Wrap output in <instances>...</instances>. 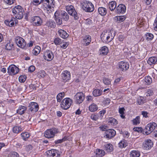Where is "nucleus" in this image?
I'll return each instance as SVG.
<instances>
[{"mask_svg": "<svg viewBox=\"0 0 157 157\" xmlns=\"http://www.w3.org/2000/svg\"><path fill=\"white\" fill-rule=\"evenodd\" d=\"M61 40L58 37L56 38L54 41V42L56 45H59L61 43Z\"/></svg>", "mask_w": 157, "mask_h": 157, "instance_id": "52", "label": "nucleus"}, {"mask_svg": "<svg viewBox=\"0 0 157 157\" xmlns=\"http://www.w3.org/2000/svg\"><path fill=\"white\" fill-rule=\"evenodd\" d=\"M99 13L101 16L105 15L107 13V10L104 7H101L98 8V10Z\"/></svg>", "mask_w": 157, "mask_h": 157, "instance_id": "28", "label": "nucleus"}, {"mask_svg": "<svg viewBox=\"0 0 157 157\" xmlns=\"http://www.w3.org/2000/svg\"><path fill=\"white\" fill-rule=\"evenodd\" d=\"M82 6V8L86 12H91L94 10V6L90 2L86 1L84 2Z\"/></svg>", "mask_w": 157, "mask_h": 157, "instance_id": "5", "label": "nucleus"}, {"mask_svg": "<svg viewBox=\"0 0 157 157\" xmlns=\"http://www.w3.org/2000/svg\"><path fill=\"white\" fill-rule=\"evenodd\" d=\"M66 140V138L65 137L63 138L61 140H58L56 141H55V143L56 144H58L59 143H61L63 142V141H64Z\"/></svg>", "mask_w": 157, "mask_h": 157, "instance_id": "62", "label": "nucleus"}, {"mask_svg": "<svg viewBox=\"0 0 157 157\" xmlns=\"http://www.w3.org/2000/svg\"><path fill=\"white\" fill-rule=\"evenodd\" d=\"M117 18V21H119L118 23H121L123 21L125 20V18L124 16L118 17Z\"/></svg>", "mask_w": 157, "mask_h": 157, "instance_id": "53", "label": "nucleus"}, {"mask_svg": "<svg viewBox=\"0 0 157 157\" xmlns=\"http://www.w3.org/2000/svg\"><path fill=\"white\" fill-rule=\"evenodd\" d=\"M137 102L139 105H141L144 103V98L142 97H140L138 98Z\"/></svg>", "mask_w": 157, "mask_h": 157, "instance_id": "56", "label": "nucleus"}, {"mask_svg": "<svg viewBox=\"0 0 157 157\" xmlns=\"http://www.w3.org/2000/svg\"><path fill=\"white\" fill-rule=\"evenodd\" d=\"M54 0H52V3L49 2V5H44V6H47L46 10L45 9L48 13H49L51 12V6H52V5H54Z\"/></svg>", "mask_w": 157, "mask_h": 157, "instance_id": "32", "label": "nucleus"}, {"mask_svg": "<svg viewBox=\"0 0 157 157\" xmlns=\"http://www.w3.org/2000/svg\"><path fill=\"white\" fill-rule=\"evenodd\" d=\"M52 3V0H33V2L35 3V5H38L40 3H42L43 5H49V3Z\"/></svg>", "mask_w": 157, "mask_h": 157, "instance_id": "20", "label": "nucleus"}, {"mask_svg": "<svg viewBox=\"0 0 157 157\" xmlns=\"http://www.w3.org/2000/svg\"><path fill=\"white\" fill-rule=\"evenodd\" d=\"M58 33L59 36L63 39L67 38L69 36L66 31L62 29L59 30L58 31Z\"/></svg>", "mask_w": 157, "mask_h": 157, "instance_id": "26", "label": "nucleus"}, {"mask_svg": "<svg viewBox=\"0 0 157 157\" xmlns=\"http://www.w3.org/2000/svg\"><path fill=\"white\" fill-rule=\"evenodd\" d=\"M28 111L29 113L30 112L33 113L37 112L39 109V106L35 102H31L29 104L28 106Z\"/></svg>", "mask_w": 157, "mask_h": 157, "instance_id": "12", "label": "nucleus"}, {"mask_svg": "<svg viewBox=\"0 0 157 157\" xmlns=\"http://www.w3.org/2000/svg\"><path fill=\"white\" fill-rule=\"evenodd\" d=\"M59 14H60L61 17L63 21H67L69 19V15L68 14L64 11H59Z\"/></svg>", "mask_w": 157, "mask_h": 157, "instance_id": "24", "label": "nucleus"}, {"mask_svg": "<svg viewBox=\"0 0 157 157\" xmlns=\"http://www.w3.org/2000/svg\"><path fill=\"white\" fill-rule=\"evenodd\" d=\"M105 154V152L104 150H102L99 149L97 150L96 155H98L99 157H102Z\"/></svg>", "mask_w": 157, "mask_h": 157, "instance_id": "42", "label": "nucleus"}, {"mask_svg": "<svg viewBox=\"0 0 157 157\" xmlns=\"http://www.w3.org/2000/svg\"><path fill=\"white\" fill-rule=\"evenodd\" d=\"M26 78L25 75H21L19 78V80L21 82H23L25 81Z\"/></svg>", "mask_w": 157, "mask_h": 157, "instance_id": "51", "label": "nucleus"}, {"mask_svg": "<svg viewBox=\"0 0 157 157\" xmlns=\"http://www.w3.org/2000/svg\"><path fill=\"white\" fill-rule=\"evenodd\" d=\"M117 6V3L115 1H112L110 2L109 4V8L111 11H113L116 8Z\"/></svg>", "mask_w": 157, "mask_h": 157, "instance_id": "30", "label": "nucleus"}, {"mask_svg": "<svg viewBox=\"0 0 157 157\" xmlns=\"http://www.w3.org/2000/svg\"><path fill=\"white\" fill-rule=\"evenodd\" d=\"M33 148V146L31 145H29L26 146L25 149L28 151H29L31 150Z\"/></svg>", "mask_w": 157, "mask_h": 157, "instance_id": "63", "label": "nucleus"}, {"mask_svg": "<svg viewBox=\"0 0 157 157\" xmlns=\"http://www.w3.org/2000/svg\"><path fill=\"white\" fill-rule=\"evenodd\" d=\"M106 138L111 139L116 134V132L113 129H108L105 132Z\"/></svg>", "mask_w": 157, "mask_h": 157, "instance_id": "17", "label": "nucleus"}, {"mask_svg": "<svg viewBox=\"0 0 157 157\" xmlns=\"http://www.w3.org/2000/svg\"><path fill=\"white\" fill-rule=\"evenodd\" d=\"M10 157H19V154L15 151L12 152L10 154Z\"/></svg>", "mask_w": 157, "mask_h": 157, "instance_id": "54", "label": "nucleus"}, {"mask_svg": "<svg viewBox=\"0 0 157 157\" xmlns=\"http://www.w3.org/2000/svg\"><path fill=\"white\" fill-rule=\"evenodd\" d=\"M144 81L148 85L150 84L152 82L151 78L149 76H147L145 78Z\"/></svg>", "mask_w": 157, "mask_h": 157, "instance_id": "45", "label": "nucleus"}, {"mask_svg": "<svg viewBox=\"0 0 157 157\" xmlns=\"http://www.w3.org/2000/svg\"><path fill=\"white\" fill-rule=\"evenodd\" d=\"M19 69L14 65L9 66L8 68V73L10 75H14L17 73Z\"/></svg>", "mask_w": 157, "mask_h": 157, "instance_id": "13", "label": "nucleus"}, {"mask_svg": "<svg viewBox=\"0 0 157 157\" xmlns=\"http://www.w3.org/2000/svg\"><path fill=\"white\" fill-rule=\"evenodd\" d=\"M59 14V11H56L55 13V20L56 24L58 25H61L62 24V18L58 17Z\"/></svg>", "mask_w": 157, "mask_h": 157, "instance_id": "23", "label": "nucleus"}, {"mask_svg": "<svg viewBox=\"0 0 157 157\" xmlns=\"http://www.w3.org/2000/svg\"><path fill=\"white\" fill-rule=\"evenodd\" d=\"M105 150L108 152L112 151L113 150V147L111 144H108L105 145Z\"/></svg>", "mask_w": 157, "mask_h": 157, "instance_id": "35", "label": "nucleus"}, {"mask_svg": "<svg viewBox=\"0 0 157 157\" xmlns=\"http://www.w3.org/2000/svg\"><path fill=\"white\" fill-rule=\"evenodd\" d=\"M15 41L18 46L22 48H24L26 45L25 40L22 37L17 36L15 38Z\"/></svg>", "mask_w": 157, "mask_h": 157, "instance_id": "9", "label": "nucleus"}, {"mask_svg": "<svg viewBox=\"0 0 157 157\" xmlns=\"http://www.w3.org/2000/svg\"><path fill=\"white\" fill-rule=\"evenodd\" d=\"M12 10V12L15 17H13V19H15V18H16L20 19L23 17L25 12L24 9L21 6H16Z\"/></svg>", "mask_w": 157, "mask_h": 157, "instance_id": "1", "label": "nucleus"}, {"mask_svg": "<svg viewBox=\"0 0 157 157\" xmlns=\"http://www.w3.org/2000/svg\"><path fill=\"white\" fill-rule=\"evenodd\" d=\"M133 130L135 131L141 132L143 130V128L141 127H136L134 128Z\"/></svg>", "mask_w": 157, "mask_h": 157, "instance_id": "58", "label": "nucleus"}, {"mask_svg": "<svg viewBox=\"0 0 157 157\" xmlns=\"http://www.w3.org/2000/svg\"><path fill=\"white\" fill-rule=\"evenodd\" d=\"M113 37L112 35L111 31L102 32L101 35V38L102 41L104 43H109L113 39Z\"/></svg>", "mask_w": 157, "mask_h": 157, "instance_id": "2", "label": "nucleus"}, {"mask_svg": "<svg viewBox=\"0 0 157 157\" xmlns=\"http://www.w3.org/2000/svg\"><path fill=\"white\" fill-rule=\"evenodd\" d=\"M153 91L151 90H148L147 92L146 95L147 96H151L153 94Z\"/></svg>", "mask_w": 157, "mask_h": 157, "instance_id": "61", "label": "nucleus"}, {"mask_svg": "<svg viewBox=\"0 0 157 157\" xmlns=\"http://www.w3.org/2000/svg\"><path fill=\"white\" fill-rule=\"evenodd\" d=\"M72 103V100L70 98H64L60 104L61 107L63 109L66 110L70 107Z\"/></svg>", "mask_w": 157, "mask_h": 157, "instance_id": "4", "label": "nucleus"}, {"mask_svg": "<svg viewBox=\"0 0 157 157\" xmlns=\"http://www.w3.org/2000/svg\"><path fill=\"white\" fill-rule=\"evenodd\" d=\"M140 155V153L138 151H133L131 153V156L132 157H139Z\"/></svg>", "mask_w": 157, "mask_h": 157, "instance_id": "37", "label": "nucleus"}, {"mask_svg": "<svg viewBox=\"0 0 157 157\" xmlns=\"http://www.w3.org/2000/svg\"><path fill=\"white\" fill-rule=\"evenodd\" d=\"M103 81L104 84L106 85H109L110 84L111 80L110 79L106 78H104Z\"/></svg>", "mask_w": 157, "mask_h": 157, "instance_id": "46", "label": "nucleus"}, {"mask_svg": "<svg viewBox=\"0 0 157 157\" xmlns=\"http://www.w3.org/2000/svg\"><path fill=\"white\" fill-rule=\"evenodd\" d=\"M15 41L18 46L22 48H24L26 45L25 40L22 37L17 36L15 38Z\"/></svg>", "mask_w": 157, "mask_h": 157, "instance_id": "11", "label": "nucleus"}, {"mask_svg": "<svg viewBox=\"0 0 157 157\" xmlns=\"http://www.w3.org/2000/svg\"><path fill=\"white\" fill-rule=\"evenodd\" d=\"M32 20L33 21V24L37 26H40L42 23V19L39 16H35L32 18Z\"/></svg>", "mask_w": 157, "mask_h": 157, "instance_id": "16", "label": "nucleus"}, {"mask_svg": "<svg viewBox=\"0 0 157 157\" xmlns=\"http://www.w3.org/2000/svg\"><path fill=\"white\" fill-rule=\"evenodd\" d=\"M91 41V37L89 35L86 36L82 41V43L85 46L89 44Z\"/></svg>", "mask_w": 157, "mask_h": 157, "instance_id": "25", "label": "nucleus"}, {"mask_svg": "<svg viewBox=\"0 0 157 157\" xmlns=\"http://www.w3.org/2000/svg\"><path fill=\"white\" fill-rule=\"evenodd\" d=\"M46 25L50 28H54L55 27V23L54 21H49L47 22Z\"/></svg>", "mask_w": 157, "mask_h": 157, "instance_id": "40", "label": "nucleus"}, {"mask_svg": "<svg viewBox=\"0 0 157 157\" xmlns=\"http://www.w3.org/2000/svg\"><path fill=\"white\" fill-rule=\"evenodd\" d=\"M13 44L10 42L8 43L6 45V48L7 50H10L13 48Z\"/></svg>", "mask_w": 157, "mask_h": 157, "instance_id": "48", "label": "nucleus"}, {"mask_svg": "<svg viewBox=\"0 0 157 157\" xmlns=\"http://www.w3.org/2000/svg\"><path fill=\"white\" fill-rule=\"evenodd\" d=\"M90 117L92 120L94 121H96L98 119L99 116L97 115L93 114L91 115L90 116Z\"/></svg>", "mask_w": 157, "mask_h": 157, "instance_id": "57", "label": "nucleus"}, {"mask_svg": "<svg viewBox=\"0 0 157 157\" xmlns=\"http://www.w3.org/2000/svg\"><path fill=\"white\" fill-rule=\"evenodd\" d=\"M89 109L91 112H94L98 109V108L97 105L93 103L89 106Z\"/></svg>", "mask_w": 157, "mask_h": 157, "instance_id": "34", "label": "nucleus"}, {"mask_svg": "<svg viewBox=\"0 0 157 157\" xmlns=\"http://www.w3.org/2000/svg\"><path fill=\"white\" fill-rule=\"evenodd\" d=\"M153 144L150 140H146L144 143L143 147L144 149L149 150L153 146Z\"/></svg>", "mask_w": 157, "mask_h": 157, "instance_id": "22", "label": "nucleus"}, {"mask_svg": "<svg viewBox=\"0 0 157 157\" xmlns=\"http://www.w3.org/2000/svg\"><path fill=\"white\" fill-rule=\"evenodd\" d=\"M40 48L39 46H37L33 50V54L36 55L38 54L40 52Z\"/></svg>", "mask_w": 157, "mask_h": 157, "instance_id": "43", "label": "nucleus"}, {"mask_svg": "<svg viewBox=\"0 0 157 157\" xmlns=\"http://www.w3.org/2000/svg\"><path fill=\"white\" fill-rule=\"evenodd\" d=\"M154 37L153 35L151 33H147L146 34V37L147 40H151Z\"/></svg>", "mask_w": 157, "mask_h": 157, "instance_id": "50", "label": "nucleus"}, {"mask_svg": "<svg viewBox=\"0 0 157 157\" xmlns=\"http://www.w3.org/2000/svg\"><path fill=\"white\" fill-rule=\"evenodd\" d=\"M156 126L157 124L155 122L149 123L144 129L143 131V134L146 135L150 134L155 129Z\"/></svg>", "mask_w": 157, "mask_h": 157, "instance_id": "3", "label": "nucleus"}, {"mask_svg": "<svg viewBox=\"0 0 157 157\" xmlns=\"http://www.w3.org/2000/svg\"><path fill=\"white\" fill-rule=\"evenodd\" d=\"M58 152H59V151L58 150L53 149L48 151L47 154L48 157H59V155Z\"/></svg>", "mask_w": 157, "mask_h": 157, "instance_id": "18", "label": "nucleus"}, {"mask_svg": "<svg viewBox=\"0 0 157 157\" xmlns=\"http://www.w3.org/2000/svg\"><path fill=\"white\" fill-rule=\"evenodd\" d=\"M99 128L102 131H106L108 129V127L107 126L105 125H101L100 127Z\"/></svg>", "mask_w": 157, "mask_h": 157, "instance_id": "59", "label": "nucleus"}, {"mask_svg": "<svg viewBox=\"0 0 157 157\" xmlns=\"http://www.w3.org/2000/svg\"><path fill=\"white\" fill-rule=\"evenodd\" d=\"M102 92V90L98 89H96L93 91V94L94 96L97 97L101 95Z\"/></svg>", "mask_w": 157, "mask_h": 157, "instance_id": "33", "label": "nucleus"}, {"mask_svg": "<svg viewBox=\"0 0 157 157\" xmlns=\"http://www.w3.org/2000/svg\"><path fill=\"white\" fill-rule=\"evenodd\" d=\"M62 77L63 81L66 82L70 79L71 75L69 72L67 71H64L62 74Z\"/></svg>", "mask_w": 157, "mask_h": 157, "instance_id": "21", "label": "nucleus"}, {"mask_svg": "<svg viewBox=\"0 0 157 157\" xmlns=\"http://www.w3.org/2000/svg\"><path fill=\"white\" fill-rule=\"evenodd\" d=\"M43 57L45 60L48 61H50L53 59L54 55L52 52H49L45 53Z\"/></svg>", "mask_w": 157, "mask_h": 157, "instance_id": "19", "label": "nucleus"}, {"mask_svg": "<svg viewBox=\"0 0 157 157\" xmlns=\"http://www.w3.org/2000/svg\"><path fill=\"white\" fill-rule=\"evenodd\" d=\"M108 51V48L105 46H104L102 47L101 49L100 50V53L103 55H105L107 54Z\"/></svg>", "mask_w": 157, "mask_h": 157, "instance_id": "31", "label": "nucleus"}, {"mask_svg": "<svg viewBox=\"0 0 157 157\" xmlns=\"http://www.w3.org/2000/svg\"><path fill=\"white\" fill-rule=\"evenodd\" d=\"M85 99V95L82 92H78L74 97L75 102L78 104L82 103Z\"/></svg>", "mask_w": 157, "mask_h": 157, "instance_id": "7", "label": "nucleus"}, {"mask_svg": "<svg viewBox=\"0 0 157 157\" xmlns=\"http://www.w3.org/2000/svg\"><path fill=\"white\" fill-rule=\"evenodd\" d=\"M124 110L125 109L123 107L120 108L119 109V112L120 114H121V117L123 119L125 118V116L124 115Z\"/></svg>", "mask_w": 157, "mask_h": 157, "instance_id": "47", "label": "nucleus"}, {"mask_svg": "<svg viewBox=\"0 0 157 157\" xmlns=\"http://www.w3.org/2000/svg\"><path fill=\"white\" fill-rule=\"evenodd\" d=\"M35 69V67L33 66H31L29 68V71L31 72L34 71Z\"/></svg>", "mask_w": 157, "mask_h": 157, "instance_id": "64", "label": "nucleus"}, {"mask_svg": "<svg viewBox=\"0 0 157 157\" xmlns=\"http://www.w3.org/2000/svg\"><path fill=\"white\" fill-rule=\"evenodd\" d=\"M27 109V108L23 106H20L18 109L17 110V113L20 115H22L25 113V112Z\"/></svg>", "mask_w": 157, "mask_h": 157, "instance_id": "27", "label": "nucleus"}, {"mask_svg": "<svg viewBox=\"0 0 157 157\" xmlns=\"http://www.w3.org/2000/svg\"><path fill=\"white\" fill-rule=\"evenodd\" d=\"M66 10L68 13L74 17V19L77 20L78 18V14L75 10L74 6L72 5L67 6L66 7Z\"/></svg>", "mask_w": 157, "mask_h": 157, "instance_id": "6", "label": "nucleus"}, {"mask_svg": "<svg viewBox=\"0 0 157 157\" xmlns=\"http://www.w3.org/2000/svg\"><path fill=\"white\" fill-rule=\"evenodd\" d=\"M157 61V57L154 56L150 57L147 61L148 63L151 65L155 64Z\"/></svg>", "mask_w": 157, "mask_h": 157, "instance_id": "29", "label": "nucleus"}, {"mask_svg": "<svg viewBox=\"0 0 157 157\" xmlns=\"http://www.w3.org/2000/svg\"><path fill=\"white\" fill-rule=\"evenodd\" d=\"M15 41L18 46L22 48H24L26 45L25 40L22 37L17 36L15 38Z\"/></svg>", "mask_w": 157, "mask_h": 157, "instance_id": "10", "label": "nucleus"}, {"mask_svg": "<svg viewBox=\"0 0 157 157\" xmlns=\"http://www.w3.org/2000/svg\"><path fill=\"white\" fill-rule=\"evenodd\" d=\"M119 147L121 148L125 147H126L127 144L125 142L123 141H121L118 144Z\"/></svg>", "mask_w": 157, "mask_h": 157, "instance_id": "49", "label": "nucleus"}, {"mask_svg": "<svg viewBox=\"0 0 157 157\" xmlns=\"http://www.w3.org/2000/svg\"><path fill=\"white\" fill-rule=\"evenodd\" d=\"M13 131L14 133H18L22 131V128L19 126H15L13 127Z\"/></svg>", "mask_w": 157, "mask_h": 157, "instance_id": "38", "label": "nucleus"}, {"mask_svg": "<svg viewBox=\"0 0 157 157\" xmlns=\"http://www.w3.org/2000/svg\"><path fill=\"white\" fill-rule=\"evenodd\" d=\"M57 132V129L56 128H52L47 130L44 132V136L46 138H51L55 136V134Z\"/></svg>", "mask_w": 157, "mask_h": 157, "instance_id": "8", "label": "nucleus"}, {"mask_svg": "<svg viewBox=\"0 0 157 157\" xmlns=\"http://www.w3.org/2000/svg\"><path fill=\"white\" fill-rule=\"evenodd\" d=\"M4 2L7 4L11 5L14 3V0H3Z\"/></svg>", "mask_w": 157, "mask_h": 157, "instance_id": "60", "label": "nucleus"}, {"mask_svg": "<svg viewBox=\"0 0 157 157\" xmlns=\"http://www.w3.org/2000/svg\"><path fill=\"white\" fill-rule=\"evenodd\" d=\"M118 66L121 70L125 71L129 68V64L127 62L122 61L119 63Z\"/></svg>", "mask_w": 157, "mask_h": 157, "instance_id": "14", "label": "nucleus"}, {"mask_svg": "<svg viewBox=\"0 0 157 157\" xmlns=\"http://www.w3.org/2000/svg\"><path fill=\"white\" fill-rule=\"evenodd\" d=\"M117 120L112 117L109 118V123L111 125H116L117 124Z\"/></svg>", "mask_w": 157, "mask_h": 157, "instance_id": "36", "label": "nucleus"}, {"mask_svg": "<svg viewBox=\"0 0 157 157\" xmlns=\"http://www.w3.org/2000/svg\"><path fill=\"white\" fill-rule=\"evenodd\" d=\"M46 73L44 71H41L39 72L38 75L39 77L41 78H44L45 76Z\"/></svg>", "mask_w": 157, "mask_h": 157, "instance_id": "55", "label": "nucleus"}, {"mask_svg": "<svg viewBox=\"0 0 157 157\" xmlns=\"http://www.w3.org/2000/svg\"><path fill=\"white\" fill-rule=\"evenodd\" d=\"M126 10L125 6L122 4H119L117 7L116 12L118 14L124 13L125 12Z\"/></svg>", "mask_w": 157, "mask_h": 157, "instance_id": "15", "label": "nucleus"}, {"mask_svg": "<svg viewBox=\"0 0 157 157\" xmlns=\"http://www.w3.org/2000/svg\"><path fill=\"white\" fill-rule=\"evenodd\" d=\"M21 135L23 139L25 140H26L30 136L29 133L28 132L22 133Z\"/></svg>", "mask_w": 157, "mask_h": 157, "instance_id": "41", "label": "nucleus"}, {"mask_svg": "<svg viewBox=\"0 0 157 157\" xmlns=\"http://www.w3.org/2000/svg\"><path fill=\"white\" fill-rule=\"evenodd\" d=\"M64 92L60 93H59L57 96V101L58 102H60L64 97Z\"/></svg>", "mask_w": 157, "mask_h": 157, "instance_id": "39", "label": "nucleus"}, {"mask_svg": "<svg viewBox=\"0 0 157 157\" xmlns=\"http://www.w3.org/2000/svg\"><path fill=\"white\" fill-rule=\"evenodd\" d=\"M132 122L134 125H137L140 123V117L137 116L136 117L132 120Z\"/></svg>", "mask_w": 157, "mask_h": 157, "instance_id": "44", "label": "nucleus"}]
</instances>
